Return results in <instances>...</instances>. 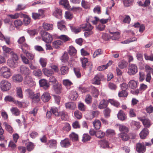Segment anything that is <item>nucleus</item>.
I'll list each match as a JSON object with an SVG mask.
<instances>
[{"label": "nucleus", "mask_w": 153, "mask_h": 153, "mask_svg": "<svg viewBox=\"0 0 153 153\" xmlns=\"http://www.w3.org/2000/svg\"><path fill=\"white\" fill-rule=\"evenodd\" d=\"M20 48L22 49V51L24 53H26L28 51L27 50L30 49V46L26 43L22 44L20 47Z\"/></svg>", "instance_id": "b1692460"}, {"label": "nucleus", "mask_w": 153, "mask_h": 153, "mask_svg": "<svg viewBox=\"0 0 153 153\" xmlns=\"http://www.w3.org/2000/svg\"><path fill=\"white\" fill-rule=\"evenodd\" d=\"M93 124L95 128L96 129H99L100 128L101 123L99 120H95L93 122Z\"/></svg>", "instance_id": "72a5a7b5"}, {"label": "nucleus", "mask_w": 153, "mask_h": 153, "mask_svg": "<svg viewBox=\"0 0 153 153\" xmlns=\"http://www.w3.org/2000/svg\"><path fill=\"white\" fill-rule=\"evenodd\" d=\"M70 137L73 141H77L78 140V137L77 134L73 132L70 135Z\"/></svg>", "instance_id": "6e6d98bb"}, {"label": "nucleus", "mask_w": 153, "mask_h": 153, "mask_svg": "<svg viewBox=\"0 0 153 153\" xmlns=\"http://www.w3.org/2000/svg\"><path fill=\"white\" fill-rule=\"evenodd\" d=\"M63 85L68 89V87L72 85V82L68 79H64L63 80Z\"/></svg>", "instance_id": "a18cd8bd"}, {"label": "nucleus", "mask_w": 153, "mask_h": 153, "mask_svg": "<svg viewBox=\"0 0 153 153\" xmlns=\"http://www.w3.org/2000/svg\"><path fill=\"white\" fill-rule=\"evenodd\" d=\"M94 18L95 20H93L92 19L93 17L92 16H90L89 17L88 19L87 22H88L89 21L92 22L94 25L97 24V22L99 20V19L96 17H95Z\"/></svg>", "instance_id": "a19ab883"}, {"label": "nucleus", "mask_w": 153, "mask_h": 153, "mask_svg": "<svg viewBox=\"0 0 153 153\" xmlns=\"http://www.w3.org/2000/svg\"><path fill=\"white\" fill-rule=\"evenodd\" d=\"M23 82L25 84L27 85L30 87H32L36 84L32 77L29 76H26L24 78Z\"/></svg>", "instance_id": "0eeeda50"}, {"label": "nucleus", "mask_w": 153, "mask_h": 153, "mask_svg": "<svg viewBox=\"0 0 153 153\" xmlns=\"http://www.w3.org/2000/svg\"><path fill=\"white\" fill-rule=\"evenodd\" d=\"M4 101L5 102H12L16 103V100H15L13 97L10 96H7L5 97L4 98Z\"/></svg>", "instance_id": "13d9d810"}, {"label": "nucleus", "mask_w": 153, "mask_h": 153, "mask_svg": "<svg viewBox=\"0 0 153 153\" xmlns=\"http://www.w3.org/2000/svg\"><path fill=\"white\" fill-rule=\"evenodd\" d=\"M20 71L21 73L25 75H28L30 73V71L29 69L27 67L23 65L21 66L20 68Z\"/></svg>", "instance_id": "9d476101"}, {"label": "nucleus", "mask_w": 153, "mask_h": 153, "mask_svg": "<svg viewBox=\"0 0 153 153\" xmlns=\"http://www.w3.org/2000/svg\"><path fill=\"white\" fill-rule=\"evenodd\" d=\"M59 3L65 7L67 8L69 7V4L68 0H61L59 1Z\"/></svg>", "instance_id": "4d7b16f0"}, {"label": "nucleus", "mask_w": 153, "mask_h": 153, "mask_svg": "<svg viewBox=\"0 0 153 153\" xmlns=\"http://www.w3.org/2000/svg\"><path fill=\"white\" fill-rule=\"evenodd\" d=\"M111 111V110L108 108L105 109L103 111L105 117L106 118L109 117L110 116V113Z\"/></svg>", "instance_id": "052dcab7"}, {"label": "nucleus", "mask_w": 153, "mask_h": 153, "mask_svg": "<svg viewBox=\"0 0 153 153\" xmlns=\"http://www.w3.org/2000/svg\"><path fill=\"white\" fill-rule=\"evenodd\" d=\"M16 96L20 98H22L23 95L21 88L20 87H17L16 88Z\"/></svg>", "instance_id": "7c9ffc66"}, {"label": "nucleus", "mask_w": 153, "mask_h": 153, "mask_svg": "<svg viewBox=\"0 0 153 153\" xmlns=\"http://www.w3.org/2000/svg\"><path fill=\"white\" fill-rule=\"evenodd\" d=\"M108 104V101L104 100H102L98 106V108L100 109H102L107 107Z\"/></svg>", "instance_id": "a878e982"}, {"label": "nucleus", "mask_w": 153, "mask_h": 153, "mask_svg": "<svg viewBox=\"0 0 153 153\" xmlns=\"http://www.w3.org/2000/svg\"><path fill=\"white\" fill-rule=\"evenodd\" d=\"M25 92L27 96L32 99L33 103L36 104L39 102L40 101L39 93H37L34 94L33 91L30 89H26Z\"/></svg>", "instance_id": "f257e3e1"}, {"label": "nucleus", "mask_w": 153, "mask_h": 153, "mask_svg": "<svg viewBox=\"0 0 153 153\" xmlns=\"http://www.w3.org/2000/svg\"><path fill=\"white\" fill-rule=\"evenodd\" d=\"M127 133L121 132L119 134V137L123 140H127L129 138V137L127 134Z\"/></svg>", "instance_id": "4c0bfd02"}, {"label": "nucleus", "mask_w": 153, "mask_h": 153, "mask_svg": "<svg viewBox=\"0 0 153 153\" xmlns=\"http://www.w3.org/2000/svg\"><path fill=\"white\" fill-rule=\"evenodd\" d=\"M137 39L135 37H133L131 38H130L126 40L121 42V43L124 44H128L131 42H133L136 41Z\"/></svg>", "instance_id": "5fc2aeb1"}, {"label": "nucleus", "mask_w": 153, "mask_h": 153, "mask_svg": "<svg viewBox=\"0 0 153 153\" xmlns=\"http://www.w3.org/2000/svg\"><path fill=\"white\" fill-rule=\"evenodd\" d=\"M22 14L21 12L19 13H16L14 14H10L7 15L8 17H10L12 19H15L19 18L21 14Z\"/></svg>", "instance_id": "864d4df0"}, {"label": "nucleus", "mask_w": 153, "mask_h": 153, "mask_svg": "<svg viewBox=\"0 0 153 153\" xmlns=\"http://www.w3.org/2000/svg\"><path fill=\"white\" fill-rule=\"evenodd\" d=\"M69 58L68 55L66 52H65L62 56L61 60L62 62H65L67 61Z\"/></svg>", "instance_id": "338daca9"}, {"label": "nucleus", "mask_w": 153, "mask_h": 153, "mask_svg": "<svg viewBox=\"0 0 153 153\" xmlns=\"http://www.w3.org/2000/svg\"><path fill=\"white\" fill-rule=\"evenodd\" d=\"M68 53L70 55L74 56L76 53V51L73 46H70L69 47Z\"/></svg>", "instance_id": "e433bc0d"}, {"label": "nucleus", "mask_w": 153, "mask_h": 153, "mask_svg": "<svg viewBox=\"0 0 153 153\" xmlns=\"http://www.w3.org/2000/svg\"><path fill=\"white\" fill-rule=\"evenodd\" d=\"M81 28L84 29V30H92L93 27L88 23L87 22L86 24H83L82 25Z\"/></svg>", "instance_id": "bb28decb"}, {"label": "nucleus", "mask_w": 153, "mask_h": 153, "mask_svg": "<svg viewBox=\"0 0 153 153\" xmlns=\"http://www.w3.org/2000/svg\"><path fill=\"white\" fill-rule=\"evenodd\" d=\"M100 143L102 147L103 148H108L109 147V144L108 142L106 140H103L100 141Z\"/></svg>", "instance_id": "603ef678"}, {"label": "nucleus", "mask_w": 153, "mask_h": 153, "mask_svg": "<svg viewBox=\"0 0 153 153\" xmlns=\"http://www.w3.org/2000/svg\"><path fill=\"white\" fill-rule=\"evenodd\" d=\"M117 116L118 119L122 121L124 120L127 118L126 115L122 110L120 111L117 114Z\"/></svg>", "instance_id": "4468645a"}, {"label": "nucleus", "mask_w": 153, "mask_h": 153, "mask_svg": "<svg viewBox=\"0 0 153 153\" xmlns=\"http://www.w3.org/2000/svg\"><path fill=\"white\" fill-rule=\"evenodd\" d=\"M61 146L63 147H67L71 145L70 142L68 139H65L62 140L60 142Z\"/></svg>", "instance_id": "aec40b11"}, {"label": "nucleus", "mask_w": 153, "mask_h": 153, "mask_svg": "<svg viewBox=\"0 0 153 153\" xmlns=\"http://www.w3.org/2000/svg\"><path fill=\"white\" fill-rule=\"evenodd\" d=\"M62 10L58 8H56L55 10L53 13V15L56 17L61 19L62 15Z\"/></svg>", "instance_id": "2eb2a0df"}, {"label": "nucleus", "mask_w": 153, "mask_h": 153, "mask_svg": "<svg viewBox=\"0 0 153 153\" xmlns=\"http://www.w3.org/2000/svg\"><path fill=\"white\" fill-rule=\"evenodd\" d=\"M20 56L24 64H29L30 62L27 57H26L22 53L20 54Z\"/></svg>", "instance_id": "79ce46f5"}, {"label": "nucleus", "mask_w": 153, "mask_h": 153, "mask_svg": "<svg viewBox=\"0 0 153 153\" xmlns=\"http://www.w3.org/2000/svg\"><path fill=\"white\" fill-rule=\"evenodd\" d=\"M50 94L47 92H45L41 96V99L44 102L49 101L51 99Z\"/></svg>", "instance_id": "dca6fc26"}, {"label": "nucleus", "mask_w": 153, "mask_h": 153, "mask_svg": "<svg viewBox=\"0 0 153 153\" xmlns=\"http://www.w3.org/2000/svg\"><path fill=\"white\" fill-rule=\"evenodd\" d=\"M4 125L5 126L6 130L10 133H12L13 132V130L12 127L7 123L4 122Z\"/></svg>", "instance_id": "49530a36"}, {"label": "nucleus", "mask_w": 153, "mask_h": 153, "mask_svg": "<svg viewBox=\"0 0 153 153\" xmlns=\"http://www.w3.org/2000/svg\"><path fill=\"white\" fill-rule=\"evenodd\" d=\"M137 118L142 122L143 125L145 127L149 128L151 125L150 120L148 118H146L144 117H138Z\"/></svg>", "instance_id": "6e6552de"}, {"label": "nucleus", "mask_w": 153, "mask_h": 153, "mask_svg": "<svg viewBox=\"0 0 153 153\" xmlns=\"http://www.w3.org/2000/svg\"><path fill=\"white\" fill-rule=\"evenodd\" d=\"M39 83L41 87H44L45 89H46L49 86V84L47 82V81L45 79H42L39 80Z\"/></svg>", "instance_id": "4be33fe9"}, {"label": "nucleus", "mask_w": 153, "mask_h": 153, "mask_svg": "<svg viewBox=\"0 0 153 153\" xmlns=\"http://www.w3.org/2000/svg\"><path fill=\"white\" fill-rule=\"evenodd\" d=\"M100 74H97L93 79L92 83L94 84L99 85L100 84V78L101 77Z\"/></svg>", "instance_id": "393cba45"}, {"label": "nucleus", "mask_w": 153, "mask_h": 153, "mask_svg": "<svg viewBox=\"0 0 153 153\" xmlns=\"http://www.w3.org/2000/svg\"><path fill=\"white\" fill-rule=\"evenodd\" d=\"M111 39L112 40H116L118 39L120 37V33L118 32H110Z\"/></svg>", "instance_id": "412c9836"}, {"label": "nucleus", "mask_w": 153, "mask_h": 153, "mask_svg": "<svg viewBox=\"0 0 153 153\" xmlns=\"http://www.w3.org/2000/svg\"><path fill=\"white\" fill-rule=\"evenodd\" d=\"M137 67L134 64H130L128 69L127 73L130 75H133L137 72Z\"/></svg>", "instance_id": "423d86ee"}, {"label": "nucleus", "mask_w": 153, "mask_h": 153, "mask_svg": "<svg viewBox=\"0 0 153 153\" xmlns=\"http://www.w3.org/2000/svg\"><path fill=\"white\" fill-rule=\"evenodd\" d=\"M49 147L51 148L56 149V147L57 142L56 140H50L49 142Z\"/></svg>", "instance_id": "ea45409f"}, {"label": "nucleus", "mask_w": 153, "mask_h": 153, "mask_svg": "<svg viewBox=\"0 0 153 153\" xmlns=\"http://www.w3.org/2000/svg\"><path fill=\"white\" fill-rule=\"evenodd\" d=\"M78 108L80 110L84 111L85 110L86 107L83 103L81 102H79L78 103Z\"/></svg>", "instance_id": "0e129e2a"}, {"label": "nucleus", "mask_w": 153, "mask_h": 153, "mask_svg": "<svg viewBox=\"0 0 153 153\" xmlns=\"http://www.w3.org/2000/svg\"><path fill=\"white\" fill-rule=\"evenodd\" d=\"M7 63L9 66L11 68L15 67L17 65V62L11 59L8 60Z\"/></svg>", "instance_id": "c756f323"}, {"label": "nucleus", "mask_w": 153, "mask_h": 153, "mask_svg": "<svg viewBox=\"0 0 153 153\" xmlns=\"http://www.w3.org/2000/svg\"><path fill=\"white\" fill-rule=\"evenodd\" d=\"M105 135V133L101 131H97L96 132V136L99 138H102Z\"/></svg>", "instance_id": "680f3d73"}, {"label": "nucleus", "mask_w": 153, "mask_h": 153, "mask_svg": "<svg viewBox=\"0 0 153 153\" xmlns=\"http://www.w3.org/2000/svg\"><path fill=\"white\" fill-rule=\"evenodd\" d=\"M0 86L2 91H6L10 89L11 87V85L7 81L3 80L1 81L0 82Z\"/></svg>", "instance_id": "39448f33"}, {"label": "nucleus", "mask_w": 153, "mask_h": 153, "mask_svg": "<svg viewBox=\"0 0 153 153\" xmlns=\"http://www.w3.org/2000/svg\"><path fill=\"white\" fill-rule=\"evenodd\" d=\"M130 125L131 128L135 130L138 129L141 126L140 123L134 120H132L131 122Z\"/></svg>", "instance_id": "ddd939ff"}, {"label": "nucleus", "mask_w": 153, "mask_h": 153, "mask_svg": "<svg viewBox=\"0 0 153 153\" xmlns=\"http://www.w3.org/2000/svg\"><path fill=\"white\" fill-rule=\"evenodd\" d=\"M12 79L13 81L15 82H20L23 80V77L21 75L17 74L14 75L12 77Z\"/></svg>", "instance_id": "9b49d317"}, {"label": "nucleus", "mask_w": 153, "mask_h": 153, "mask_svg": "<svg viewBox=\"0 0 153 153\" xmlns=\"http://www.w3.org/2000/svg\"><path fill=\"white\" fill-rule=\"evenodd\" d=\"M149 134V130L147 128H143L140 133V136L142 139H144Z\"/></svg>", "instance_id": "f8f14e48"}, {"label": "nucleus", "mask_w": 153, "mask_h": 153, "mask_svg": "<svg viewBox=\"0 0 153 153\" xmlns=\"http://www.w3.org/2000/svg\"><path fill=\"white\" fill-rule=\"evenodd\" d=\"M57 38L61 40L64 42L69 40L70 39V38L67 36L65 35L58 36L57 37Z\"/></svg>", "instance_id": "c9c22d12"}, {"label": "nucleus", "mask_w": 153, "mask_h": 153, "mask_svg": "<svg viewBox=\"0 0 153 153\" xmlns=\"http://www.w3.org/2000/svg\"><path fill=\"white\" fill-rule=\"evenodd\" d=\"M103 53V51L100 49H99L96 50L94 52L93 55V57L95 58L99 55L102 54Z\"/></svg>", "instance_id": "8fccbe9b"}, {"label": "nucleus", "mask_w": 153, "mask_h": 153, "mask_svg": "<svg viewBox=\"0 0 153 153\" xmlns=\"http://www.w3.org/2000/svg\"><path fill=\"white\" fill-rule=\"evenodd\" d=\"M63 44V42L60 40H56L52 42L53 47L56 49L59 48Z\"/></svg>", "instance_id": "a211bd4d"}, {"label": "nucleus", "mask_w": 153, "mask_h": 153, "mask_svg": "<svg viewBox=\"0 0 153 153\" xmlns=\"http://www.w3.org/2000/svg\"><path fill=\"white\" fill-rule=\"evenodd\" d=\"M43 71L44 74L47 76H50L53 73V71L47 68L43 69Z\"/></svg>", "instance_id": "37998d69"}, {"label": "nucleus", "mask_w": 153, "mask_h": 153, "mask_svg": "<svg viewBox=\"0 0 153 153\" xmlns=\"http://www.w3.org/2000/svg\"><path fill=\"white\" fill-rule=\"evenodd\" d=\"M57 84L56 83V85H53V88L57 94H59L61 92V87L59 85Z\"/></svg>", "instance_id": "c03bdc74"}, {"label": "nucleus", "mask_w": 153, "mask_h": 153, "mask_svg": "<svg viewBox=\"0 0 153 153\" xmlns=\"http://www.w3.org/2000/svg\"><path fill=\"white\" fill-rule=\"evenodd\" d=\"M22 24V22L19 19L16 20L14 22V25L15 27L16 28L21 26Z\"/></svg>", "instance_id": "e2e57ef3"}, {"label": "nucleus", "mask_w": 153, "mask_h": 153, "mask_svg": "<svg viewBox=\"0 0 153 153\" xmlns=\"http://www.w3.org/2000/svg\"><path fill=\"white\" fill-rule=\"evenodd\" d=\"M42 26L43 29L46 30H52L53 28V25L52 24H48L46 23H43Z\"/></svg>", "instance_id": "2f4dec72"}, {"label": "nucleus", "mask_w": 153, "mask_h": 153, "mask_svg": "<svg viewBox=\"0 0 153 153\" xmlns=\"http://www.w3.org/2000/svg\"><path fill=\"white\" fill-rule=\"evenodd\" d=\"M65 105L66 108L68 109L74 110L76 108V104L73 102L66 103Z\"/></svg>", "instance_id": "6ab92c4d"}, {"label": "nucleus", "mask_w": 153, "mask_h": 153, "mask_svg": "<svg viewBox=\"0 0 153 153\" xmlns=\"http://www.w3.org/2000/svg\"><path fill=\"white\" fill-rule=\"evenodd\" d=\"M91 89V93L93 96L95 97H97L99 94V92L97 89L94 87L91 86L90 87Z\"/></svg>", "instance_id": "c85d7f7f"}, {"label": "nucleus", "mask_w": 153, "mask_h": 153, "mask_svg": "<svg viewBox=\"0 0 153 153\" xmlns=\"http://www.w3.org/2000/svg\"><path fill=\"white\" fill-rule=\"evenodd\" d=\"M124 5L125 7H129L133 4L134 0H123Z\"/></svg>", "instance_id": "de8ad7c7"}, {"label": "nucleus", "mask_w": 153, "mask_h": 153, "mask_svg": "<svg viewBox=\"0 0 153 153\" xmlns=\"http://www.w3.org/2000/svg\"><path fill=\"white\" fill-rule=\"evenodd\" d=\"M51 111L53 114L56 116H60L62 119L66 120L68 119V116L63 111L59 112L56 108L53 107L51 109Z\"/></svg>", "instance_id": "7ed1b4c3"}, {"label": "nucleus", "mask_w": 153, "mask_h": 153, "mask_svg": "<svg viewBox=\"0 0 153 153\" xmlns=\"http://www.w3.org/2000/svg\"><path fill=\"white\" fill-rule=\"evenodd\" d=\"M119 130L122 132L127 133L128 131V129L126 126L120 124L118 125Z\"/></svg>", "instance_id": "58836bf2"}, {"label": "nucleus", "mask_w": 153, "mask_h": 153, "mask_svg": "<svg viewBox=\"0 0 153 153\" xmlns=\"http://www.w3.org/2000/svg\"><path fill=\"white\" fill-rule=\"evenodd\" d=\"M128 85L131 89H135L137 86V82L134 80H131L128 82Z\"/></svg>", "instance_id": "5701e85b"}, {"label": "nucleus", "mask_w": 153, "mask_h": 153, "mask_svg": "<svg viewBox=\"0 0 153 153\" xmlns=\"http://www.w3.org/2000/svg\"><path fill=\"white\" fill-rule=\"evenodd\" d=\"M60 71L61 74L64 75L68 73L69 68L67 66H63L61 67Z\"/></svg>", "instance_id": "f704fd0d"}, {"label": "nucleus", "mask_w": 153, "mask_h": 153, "mask_svg": "<svg viewBox=\"0 0 153 153\" xmlns=\"http://www.w3.org/2000/svg\"><path fill=\"white\" fill-rule=\"evenodd\" d=\"M136 150L139 153H143L146 150V148L143 143H137L136 144Z\"/></svg>", "instance_id": "1a4fd4ad"}, {"label": "nucleus", "mask_w": 153, "mask_h": 153, "mask_svg": "<svg viewBox=\"0 0 153 153\" xmlns=\"http://www.w3.org/2000/svg\"><path fill=\"white\" fill-rule=\"evenodd\" d=\"M0 75L5 79H9L12 75L10 69L6 66H2L0 68Z\"/></svg>", "instance_id": "f03ea898"}, {"label": "nucleus", "mask_w": 153, "mask_h": 153, "mask_svg": "<svg viewBox=\"0 0 153 153\" xmlns=\"http://www.w3.org/2000/svg\"><path fill=\"white\" fill-rule=\"evenodd\" d=\"M58 28L62 31H65L66 30L65 23L63 20L58 22L57 23Z\"/></svg>", "instance_id": "f3484780"}, {"label": "nucleus", "mask_w": 153, "mask_h": 153, "mask_svg": "<svg viewBox=\"0 0 153 153\" xmlns=\"http://www.w3.org/2000/svg\"><path fill=\"white\" fill-rule=\"evenodd\" d=\"M78 96L77 92L74 91H71L70 93L69 97L71 100H76Z\"/></svg>", "instance_id": "cd10ccee"}, {"label": "nucleus", "mask_w": 153, "mask_h": 153, "mask_svg": "<svg viewBox=\"0 0 153 153\" xmlns=\"http://www.w3.org/2000/svg\"><path fill=\"white\" fill-rule=\"evenodd\" d=\"M10 111L12 114L15 116H18L20 114L19 111L16 107L13 108L11 109Z\"/></svg>", "instance_id": "09e8293b"}, {"label": "nucleus", "mask_w": 153, "mask_h": 153, "mask_svg": "<svg viewBox=\"0 0 153 153\" xmlns=\"http://www.w3.org/2000/svg\"><path fill=\"white\" fill-rule=\"evenodd\" d=\"M91 137L88 134H83L82 137V141L83 142H86L90 140Z\"/></svg>", "instance_id": "774afa93"}, {"label": "nucleus", "mask_w": 153, "mask_h": 153, "mask_svg": "<svg viewBox=\"0 0 153 153\" xmlns=\"http://www.w3.org/2000/svg\"><path fill=\"white\" fill-rule=\"evenodd\" d=\"M24 54L26 55L28 59L30 60H34L35 56L33 53L28 51Z\"/></svg>", "instance_id": "3c124183"}, {"label": "nucleus", "mask_w": 153, "mask_h": 153, "mask_svg": "<svg viewBox=\"0 0 153 153\" xmlns=\"http://www.w3.org/2000/svg\"><path fill=\"white\" fill-rule=\"evenodd\" d=\"M22 15L24 17L23 22L24 24L26 25L29 24L31 21L30 18L28 16L25 14H23Z\"/></svg>", "instance_id": "473e14b6"}, {"label": "nucleus", "mask_w": 153, "mask_h": 153, "mask_svg": "<svg viewBox=\"0 0 153 153\" xmlns=\"http://www.w3.org/2000/svg\"><path fill=\"white\" fill-rule=\"evenodd\" d=\"M39 61L42 67H45L46 66L47 64V60L46 59L41 58Z\"/></svg>", "instance_id": "69168bd1"}, {"label": "nucleus", "mask_w": 153, "mask_h": 153, "mask_svg": "<svg viewBox=\"0 0 153 153\" xmlns=\"http://www.w3.org/2000/svg\"><path fill=\"white\" fill-rule=\"evenodd\" d=\"M119 97H126L128 95V93L125 90H122L119 91L118 94Z\"/></svg>", "instance_id": "bf43d9fd"}, {"label": "nucleus", "mask_w": 153, "mask_h": 153, "mask_svg": "<svg viewBox=\"0 0 153 153\" xmlns=\"http://www.w3.org/2000/svg\"><path fill=\"white\" fill-rule=\"evenodd\" d=\"M42 39L45 42L49 43H51L53 40V37L49 33L43 31L41 33Z\"/></svg>", "instance_id": "20e7f679"}]
</instances>
